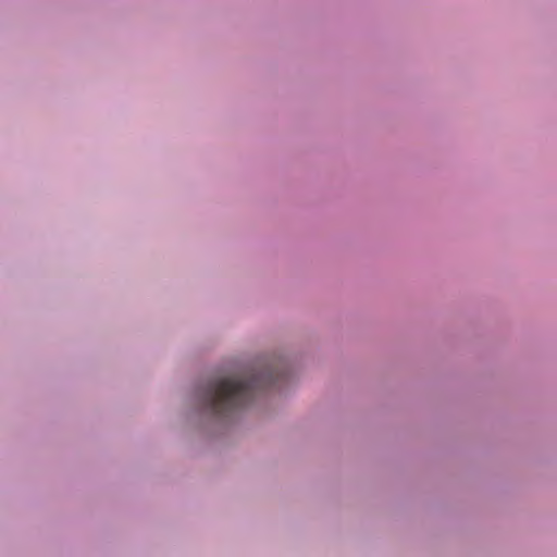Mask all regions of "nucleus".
Wrapping results in <instances>:
<instances>
[{"label":"nucleus","mask_w":557,"mask_h":557,"mask_svg":"<svg viewBox=\"0 0 557 557\" xmlns=\"http://www.w3.org/2000/svg\"><path fill=\"white\" fill-rule=\"evenodd\" d=\"M283 369L265 368L262 371H244L208 382L199 389L202 408L216 417H228L248 406L259 392L285 377Z\"/></svg>","instance_id":"1"}]
</instances>
